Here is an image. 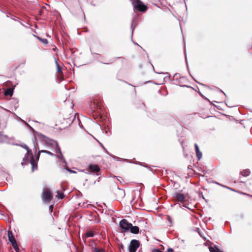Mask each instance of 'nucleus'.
<instances>
[{
	"label": "nucleus",
	"instance_id": "f257e3e1",
	"mask_svg": "<svg viewBox=\"0 0 252 252\" xmlns=\"http://www.w3.org/2000/svg\"><path fill=\"white\" fill-rule=\"evenodd\" d=\"M21 147L24 148L27 150V153L23 158V162L22 164L24 165L27 164L29 162V156L30 155V163L32 165V171H33L35 169H37V163L35 160L32 152V151L29 148L27 145L24 144L21 145Z\"/></svg>",
	"mask_w": 252,
	"mask_h": 252
},
{
	"label": "nucleus",
	"instance_id": "f03ea898",
	"mask_svg": "<svg viewBox=\"0 0 252 252\" xmlns=\"http://www.w3.org/2000/svg\"><path fill=\"white\" fill-rule=\"evenodd\" d=\"M132 5L134 9L140 11H145L147 10V7L140 0H134L132 2Z\"/></svg>",
	"mask_w": 252,
	"mask_h": 252
},
{
	"label": "nucleus",
	"instance_id": "7ed1b4c3",
	"mask_svg": "<svg viewBox=\"0 0 252 252\" xmlns=\"http://www.w3.org/2000/svg\"><path fill=\"white\" fill-rule=\"evenodd\" d=\"M50 144H52L53 146H56L55 152L56 153H59L60 154V156L57 155H56V156L59 158L65 164H66V162L64 157L62 154L61 148H60L58 143L56 141L51 140L50 141Z\"/></svg>",
	"mask_w": 252,
	"mask_h": 252
},
{
	"label": "nucleus",
	"instance_id": "20e7f679",
	"mask_svg": "<svg viewBox=\"0 0 252 252\" xmlns=\"http://www.w3.org/2000/svg\"><path fill=\"white\" fill-rule=\"evenodd\" d=\"M139 246L140 243L139 241L135 239L132 240L130 243V245L128 247L129 252H135Z\"/></svg>",
	"mask_w": 252,
	"mask_h": 252
},
{
	"label": "nucleus",
	"instance_id": "39448f33",
	"mask_svg": "<svg viewBox=\"0 0 252 252\" xmlns=\"http://www.w3.org/2000/svg\"><path fill=\"white\" fill-rule=\"evenodd\" d=\"M53 198L52 192L49 189H46L43 191L42 199L43 201L49 202Z\"/></svg>",
	"mask_w": 252,
	"mask_h": 252
},
{
	"label": "nucleus",
	"instance_id": "423d86ee",
	"mask_svg": "<svg viewBox=\"0 0 252 252\" xmlns=\"http://www.w3.org/2000/svg\"><path fill=\"white\" fill-rule=\"evenodd\" d=\"M120 227L124 230L125 231L129 229L130 226H132V224L129 223L127 220L123 219L121 220L119 223Z\"/></svg>",
	"mask_w": 252,
	"mask_h": 252
},
{
	"label": "nucleus",
	"instance_id": "0eeeda50",
	"mask_svg": "<svg viewBox=\"0 0 252 252\" xmlns=\"http://www.w3.org/2000/svg\"><path fill=\"white\" fill-rule=\"evenodd\" d=\"M174 199L176 201L183 203L186 201V196L182 193L175 192L173 194Z\"/></svg>",
	"mask_w": 252,
	"mask_h": 252
},
{
	"label": "nucleus",
	"instance_id": "6e6552de",
	"mask_svg": "<svg viewBox=\"0 0 252 252\" xmlns=\"http://www.w3.org/2000/svg\"><path fill=\"white\" fill-rule=\"evenodd\" d=\"M100 170L99 167L96 164H90L89 165V171L92 173H97Z\"/></svg>",
	"mask_w": 252,
	"mask_h": 252
},
{
	"label": "nucleus",
	"instance_id": "1a4fd4ad",
	"mask_svg": "<svg viewBox=\"0 0 252 252\" xmlns=\"http://www.w3.org/2000/svg\"><path fill=\"white\" fill-rule=\"evenodd\" d=\"M195 147V151L196 153V157L198 158V160H200L202 157V154L201 152L200 151L199 147L197 144H194Z\"/></svg>",
	"mask_w": 252,
	"mask_h": 252
},
{
	"label": "nucleus",
	"instance_id": "9d476101",
	"mask_svg": "<svg viewBox=\"0 0 252 252\" xmlns=\"http://www.w3.org/2000/svg\"><path fill=\"white\" fill-rule=\"evenodd\" d=\"M7 235L9 241L11 243V245L14 243H16V241L13 235L12 232L11 231L9 230L7 232Z\"/></svg>",
	"mask_w": 252,
	"mask_h": 252
},
{
	"label": "nucleus",
	"instance_id": "9b49d317",
	"mask_svg": "<svg viewBox=\"0 0 252 252\" xmlns=\"http://www.w3.org/2000/svg\"><path fill=\"white\" fill-rule=\"evenodd\" d=\"M8 141V137L3 135L1 132H0V143H4Z\"/></svg>",
	"mask_w": 252,
	"mask_h": 252
},
{
	"label": "nucleus",
	"instance_id": "f8f14e48",
	"mask_svg": "<svg viewBox=\"0 0 252 252\" xmlns=\"http://www.w3.org/2000/svg\"><path fill=\"white\" fill-rule=\"evenodd\" d=\"M129 229L130 232L133 234H138L139 233V228L137 226H133L132 225V226H130Z\"/></svg>",
	"mask_w": 252,
	"mask_h": 252
},
{
	"label": "nucleus",
	"instance_id": "ddd939ff",
	"mask_svg": "<svg viewBox=\"0 0 252 252\" xmlns=\"http://www.w3.org/2000/svg\"><path fill=\"white\" fill-rule=\"evenodd\" d=\"M40 153H46L47 154H48L51 156H55V155L52 153V152H50V151H47V150H39V153L38 154H37V158L38 159L39 158V156H40Z\"/></svg>",
	"mask_w": 252,
	"mask_h": 252
},
{
	"label": "nucleus",
	"instance_id": "4468645a",
	"mask_svg": "<svg viewBox=\"0 0 252 252\" xmlns=\"http://www.w3.org/2000/svg\"><path fill=\"white\" fill-rule=\"evenodd\" d=\"M209 251L210 252H222L220 250L217 246H215L214 247H209Z\"/></svg>",
	"mask_w": 252,
	"mask_h": 252
},
{
	"label": "nucleus",
	"instance_id": "2eb2a0df",
	"mask_svg": "<svg viewBox=\"0 0 252 252\" xmlns=\"http://www.w3.org/2000/svg\"><path fill=\"white\" fill-rule=\"evenodd\" d=\"M94 236V232L92 231H88L85 234V237L86 238L93 237Z\"/></svg>",
	"mask_w": 252,
	"mask_h": 252
},
{
	"label": "nucleus",
	"instance_id": "dca6fc26",
	"mask_svg": "<svg viewBox=\"0 0 252 252\" xmlns=\"http://www.w3.org/2000/svg\"><path fill=\"white\" fill-rule=\"evenodd\" d=\"M13 90L10 89V88L7 89L4 91V94L5 95H10V96H12V94H13Z\"/></svg>",
	"mask_w": 252,
	"mask_h": 252
},
{
	"label": "nucleus",
	"instance_id": "f3484780",
	"mask_svg": "<svg viewBox=\"0 0 252 252\" xmlns=\"http://www.w3.org/2000/svg\"><path fill=\"white\" fill-rule=\"evenodd\" d=\"M118 194L121 198H123L125 196V192L124 189L118 188Z\"/></svg>",
	"mask_w": 252,
	"mask_h": 252
},
{
	"label": "nucleus",
	"instance_id": "a211bd4d",
	"mask_svg": "<svg viewBox=\"0 0 252 252\" xmlns=\"http://www.w3.org/2000/svg\"><path fill=\"white\" fill-rule=\"evenodd\" d=\"M57 197L59 199H62L64 198V194H63V192H62V191H61L60 190H57Z\"/></svg>",
	"mask_w": 252,
	"mask_h": 252
},
{
	"label": "nucleus",
	"instance_id": "6ab92c4d",
	"mask_svg": "<svg viewBox=\"0 0 252 252\" xmlns=\"http://www.w3.org/2000/svg\"><path fill=\"white\" fill-rule=\"evenodd\" d=\"M93 252H105V251L101 249H99L96 247H92Z\"/></svg>",
	"mask_w": 252,
	"mask_h": 252
},
{
	"label": "nucleus",
	"instance_id": "aec40b11",
	"mask_svg": "<svg viewBox=\"0 0 252 252\" xmlns=\"http://www.w3.org/2000/svg\"><path fill=\"white\" fill-rule=\"evenodd\" d=\"M55 63H56V66H57V72H62V68L60 66L58 63V61L56 59H55Z\"/></svg>",
	"mask_w": 252,
	"mask_h": 252
},
{
	"label": "nucleus",
	"instance_id": "412c9836",
	"mask_svg": "<svg viewBox=\"0 0 252 252\" xmlns=\"http://www.w3.org/2000/svg\"><path fill=\"white\" fill-rule=\"evenodd\" d=\"M12 246L13 247V249L15 250L16 252H19V248L17 245V242L13 244Z\"/></svg>",
	"mask_w": 252,
	"mask_h": 252
},
{
	"label": "nucleus",
	"instance_id": "4be33fe9",
	"mask_svg": "<svg viewBox=\"0 0 252 252\" xmlns=\"http://www.w3.org/2000/svg\"><path fill=\"white\" fill-rule=\"evenodd\" d=\"M250 173V171L249 170H246L241 172L242 175L246 177L249 176Z\"/></svg>",
	"mask_w": 252,
	"mask_h": 252
},
{
	"label": "nucleus",
	"instance_id": "5701e85b",
	"mask_svg": "<svg viewBox=\"0 0 252 252\" xmlns=\"http://www.w3.org/2000/svg\"><path fill=\"white\" fill-rule=\"evenodd\" d=\"M39 40L44 44H47L48 40L46 39H42L41 38H39Z\"/></svg>",
	"mask_w": 252,
	"mask_h": 252
},
{
	"label": "nucleus",
	"instance_id": "b1692460",
	"mask_svg": "<svg viewBox=\"0 0 252 252\" xmlns=\"http://www.w3.org/2000/svg\"><path fill=\"white\" fill-rule=\"evenodd\" d=\"M66 169L68 171H69V172H70V173H76V171H74V170H71V169H69L68 167H66Z\"/></svg>",
	"mask_w": 252,
	"mask_h": 252
},
{
	"label": "nucleus",
	"instance_id": "393cba45",
	"mask_svg": "<svg viewBox=\"0 0 252 252\" xmlns=\"http://www.w3.org/2000/svg\"><path fill=\"white\" fill-rule=\"evenodd\" d=\"M179 76L180 74L178 73H176L174 75V78L175 79H178Z\"/></svg>",
	"mask_w": 252,
	"mask_h": 252
},
{
	"label": "nucleus",
	"instance_id": "a878e982",
	"mask_svg": "<svg viewBox=\"0 0 252 252\" xmlns=\"http://www.w3.org/2000/svg\"><path fill=\"white\" fill-rule=\"evenodd\" d=\"M167 252H173V250L171 248H169L167 250Z\"/></svg>",
	"mask_w": 252,
	"mask_h": 252
},
{
	"label": "nucleus",
	"instance_id": "bb28decb",
	"mask_svg": "<svg viewBox=\"0 0 252 252\" xmlns=\"http://www.w3.org/2000/svg\"><path fill=\"white\" fill-rule=\"evenodd\" d=\"M134 27L133 26V23L131 24V29L132 30V34L133 33V30H134Z\"/></svg>",
	"mask_w": 252,
	"mask_h": 252
},
{
	"label": "nucleus",
	"instance_id": "cd10ccee",
	"mask_svg": "<svg viewBox=\"0 0 252 252\" xmlns=\"http://www.w3.org/2000/svg\"><path fill=\"white\" fill-rule=\"evenodd\" d=\"M168 220L170 222H171V218L170 217H168Z\"/></svg>",
	"mask_w": 252,
	"mask_h": 252
},
{
	"label": "nucleus",
	"instance_id": "c85d7f7f",
	"mask_svg": "<svg viewBox=\"0 0 252 252\" xmlns=\"http://www.w3.org/2000/svg\"><path fill=\"white\" fill-rule=\"evenodd\" d=\"M53 205H51V206H50V209L52 210V208H53Z\"/></svg>",
	"mask_w": 252,
	"mask_h": 252
},
{
	"label": "nucleus",
	"instance_id": "c756f323",
	"mask_svg": "<svg viewBox=\"0 0 252 252\" xmlns=\"http://www.w3.org/2000/svg\"><path fill=\"white\" fill-rule=\"evenodd\" d=\"M102 146L103 147V148L105 150H106V149H105L104 147H103L102 145Z\"/></svg>",
	"mask_w": 252,
	"mask_h": 252
},
{
	"label": "nucleus",
	"instance_id": "7c9ffc66",
	"mask_svg": "<svg viewBox=\"0 0 252 252\" xmlns=\"http://www.w3.org/2000/svg\"><path fill=\"white\" fill-rule=\"evenodd\" d=\"M138 252H142L139 251Z\"/></svg>",
	"mask_w": 252,
	"mask_h": 252
}]
</instances>
